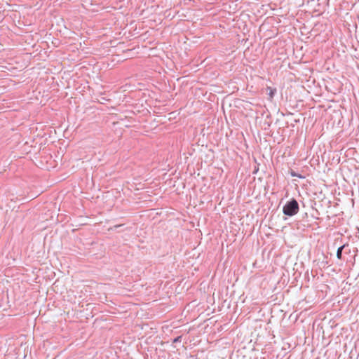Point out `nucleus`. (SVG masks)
Instances as JSON below:
<instances>
[{"label":"nucleus","instance_id":"20e7f679","mask_svg":"<svg viewBox=\"0 0 359 359\" xmlns=\"http://www.w3.org/2000/svg\"><path fill=\"white\" fill-rule=\"evenodd\" d=\"M292 176H297V175H296V174H293V173L292 174ZM297 177H300V178L302 177V176H301V175H297Z\"/></svg>","mask_w":359,"mask_h":359},{"label":"nucleus","instance_id":"7ed1b4c3","mask_svg":"<svg viewBox=\"0 0 359 359\" xmlns=\"http://www.w3.org/2000/svg\"><path fill=\"white\" fill-rule=\"evenodd\" d=\"M267 91H269L268 94H269L270 98H273L276 90L274 88H272L271 87H268L267 88Z\"/></svg>","mask_w":359,"mask_h":359},{"label":"nucleus","instance_id":"f03ea898","mask_svg":"<svg viewBox=\"0 0 359 359\" xmlns=\"http://www.w3.org/2000/svg\"><path fill=\"white\" fill-rule=\"evenodd\" d=\"M344 245L340 246L339 248H338L337 249V257L340 259H341V255H342V250L344 248Z\"/></svg>","mask_w":359,"mask_h":359},{"label":"nucleus","instance_id":"f257e3e1","mask_svg":"<svg viewBox=\"0 0 359 359\" xmlns=\"http://www.w3.org/2000/svg\"><path fill=\"white\" fill-rule=\"evenodd\" d=\"M299 211V204L297 201L292 199L287 202L283 207V212L285 215L293 216Z\"/></svg>","mask_w":359,"mask_h":359}]
</instances>
